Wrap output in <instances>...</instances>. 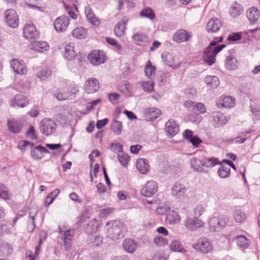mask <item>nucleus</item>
<instances>
[{
  "label": "nucleus",
  "mask_w": 260,
  "mask_h": 260,
  "mask_svg": "<svg viewBox=\"0 0 260 260\" xmlns=\"http://www.w3.org/2000/svg\"><path fill=\"white\" fill-rule=\"evenodd\" d=\"M114 209L112 208H106L100 211V215L101 217H105L111 213H113Z\"/></svg>",
  "instance_id": "0e129e2a"
},
{
  "label": "nucleus",
  "mask_w": 260,
  "mask_h": 260,
  "mask_svg": "<svg viewBox=\"0 0 260 260\" xmlns=\"http://www.w3.org/2000/svg\"><path fill=\"white\" fill-rule=\"evenodd\" d=\"M189 141L195 147H198L202 142V141L197 136H193Z\"/></svg>",
  "instance_id": "774afa93"
},
{
  "label": "nucleus",
  "mask_w": 260,
  "mask_h": 260,
  "mask_svg": "<svg viewBox=\"0 0 260 260\" xmlns=\"http://www.w3.org/2000/svg\"><path fill=\"white\" fill-rule=\"evenodd\" d=\"M123 247L127 252L134 253L138 248V244L136 242L131 239H125L123 242Z\"/></svg>",
  "instance_id": "bb28decb"
},
{
  "label": "nucleus",
  "mask_w": 260,
  "mask_h": 260,
  "mask_svg": "<svg viewBox=\"0 0 260 260\" xmlns=\"http://www.w3.org/2000/svg\"><path fill=\"white\" fill-rule=\"evenodd\" d=\"M205 207L203 205H197L193 209L194 217H197L199 218L201 216L205 211Z\"/></svg>",
  "instance_id": "5fc2aeb1"
},
{
  "label": "nucleus",
  "mask_w": 260,
  "mask_h": 260,
  "mask_svg": "<svg viewBox=\"0 0 260 260\" xmlns=\"http://www.w3.org/2000/svg\"><path fill=\"white\" fill-rule=\"evenodd\" d=\"M141 16L153 19L154 18V14L151 9L147 8L141 12Z\"/></svg>",
  "instance_id": "052dcab7"
},
{
  "label": "nucleus",
  "mask_w": 260,
  "mask_h": 260,
  "mask_svg": "<svg viewBox=\"0 0 260 260\" xmlns=\"http://www.w3.org/2000/svg\"><path fill=\"white\" fill-rule=\"evenodd\" d=\"M123 129L122 122L116 119H114L111 123V129L116 135L121 134Z\"/></svg>",
  "instance_id": "a19ab883"
},
{
  "label": "nucleus",
  "mask_w": 260,
  "mask_h": 260,
  "mask_svg": "<svg viewBox=\"0 0 260 260\" xmlns=\"http://www.w3.org/2000/svg\"><path fill=\"white\" fill-rule=\"evenodd\" d=\"M238 66V62L236 57L230 55L227 57L225 61V67L229 70L236 69Z\"/></svg>",
  "instance_id": "4c0bfd02"
},
{
  "label": "nucleus",
  "mask_w": 260,
  "mask_h": 260,
  "mask_svg": "<svg viewBox=\"0 0 260 260\" xmlns=\"http://www.w3.org/2000/svg\"><path fill=\"white\" fill-rule=\"evenodd\" d=\"M205 82L208 88H215L220 83L217 77L215 76H208L205 78Z\"/></svg>",
  "instance_id": "473e14b6"
},
{
  "label": "nucleus",
  "mask_w": 260,
  "mask_h": 260,
  "mask_svg": "<svg viewBox=\"0 0 260 260\" xmlns=\"http://www.w3.org/2000/svg\"><path fill=\"white\" fill-rule=\"evenodd\" d=\"M44 153H49V150L43 146H38L31 150L30 154L34 159H40L42 158Z\"/></svg>",
  "instance_id": "c756f323"
},
{
  "label": "nucleus",
  "mask_w": 260,
  "mask_h": 260,
  "mask_svg": "<svg viewBox=\"0 0 260 260\" xmlns=\"http://www.w3.org/2000/svg\"><path fill=\"white\" fill-rule=\"evenodd\" d=\"M204 222L197 217H188L185 222V226L188 230L194 231L204 226Z\"/></svg>",
  "instance_id": "6e6552de"
},
{
  "label": "nucleus",
  "mask_w": 260,
  "mask_h": 260,
  "mask_svg": "<svg viewBox=\"0 0 260 260\" xmlns=\"http://www.w3.org/2000/svg\"><path fill=\"white\" fill-rule=\"evenodd\" d=\"M27 146H30V148H32L34 147V145L27 141H21L19 142L18 145V147L21 150L25 149V148Z\"/></svg>",
  "instance_id": "338daca9"
},
{
  "label": "nucleus",
  "mask_w": 260,
  "mask_h": 260,
  "mask_svg": "<svg viewBox=\"0 0 260 260\" xmlns=\"http://www.w3.org/2000/svg\"><path fill=\"white\" fill-rule=\"evenodd\" d=\"M192 247L202 254H208L213 250L212 241L206 237H201L192 245Z\"/></svg>",
  "instance_id": "20e7f679"
},
{
  "label": "nucleus",
  "mask_w": 260,
  "mask_h": 260,
  "mask_svg": "<svg viewBox=\"0 0 260 260\" xmlns=\"http://www.w3.org/2000/svg\"><path fill=\"white\" fill-rule=\"evenodd\" d=\"M90 62L94 66H99L104 63L105 54L103 51L94 50L88 55Z\"/></svg>",
  "instance_id": "0eeeda50"
},
{
  "label": "nucleus",
  "mask_w": 260,
  "mask_h": 260,
  "mask_svg": "<svg viewBox=\"0 0 260 260\" xmlns=\"http://www.w3.org/2000/svg\"><path fill=\"white\" fill-rule=\"evenodd\" d=\"M192 34L184 29L177 30L173 36L174 40L177 43L184 42L189 41Z\"/></svg>",
  "instance_id": "aec40b11"
},
{
  "label": "nucleus",
  "mask_w": 260,
  "mask_h": 260,
  "mask_svg": "<svg viewBox=\"0 0 260 260\" xmlns=\"http://www.w3.org/2000/svg\"><path fill=\"white\" fill-rule=\"evenodd\" d=\"M7 126L8 129L13 133H18L22 128L21 123L14 119H8Z\"/></svg>",
  "instance_id": "2f4dec72"
},
{
  "label": "nucleus",
  "mask_w": 260,
  "mask_h": 260,
  "mask_svg": "<svg viewBox=\"0 0 260 260\" xmlns=\"http://www.w3.org/2000/svg\"><path fill=\"white\" fill-rule=\"evenodd\" d=\"M191 167L195 171L199 172H206L203 168V158L199 159L197 157H192L190 160Z\"/></svg>",
  "instance_id": "cd10ccee"
},
{
  "label": "nucleus",
  "mask_w": 260,
  "mask_h": 260,
  "mask_svg": "<svg viewBox=\"0 0 260 260\" xmlns=\"http://www.w3.org/2000/svg\"><path fill=\"white\" fill-rule=\"evenodd\" d=\"M52 72L49 69H44L37 74V76L42 80H44L50 76Z\"/></svg>",
  "instance_id": "864d4df0"
},
{
  "label": "nucleus",
  "mask_w": 260,
  "mask_h": 260,
  "mask_svg": "<svg viewBox=\"0 0 260 260\" xmlns=\"http://www.w3.org/2000/svg\"><path fill=\"white\" fill-rule=\"evenodd\" d=\"M156 182L153 180L149 181L141 189V193L146 197H151L157 191Z\"/></svg>",
  "instance_id": "9b49d317"
},
{
  "label": "nucleus",
  "mask_w": 260,
  "mask_h": 260,
  "mask_svg": "<svg viewBox=\"0 0 260 260\" xmlns=\"http://www.w3.org/2000/svg\"><path fill=\"white\" fill-rule=\"evenodd\" d=\"M168 210L167 212L166 222L169 224L173 225L178 223L181 220V217L178 212L174 210H171L170 208H165Z\"/></svg>",
  "instance_id": "dca6fc26"
},
{
  "label": "nucleus",
  "mask_w": 260,
  "mask_h": 260,
  "mask_svg": "<svg viewBox=\"0 0 260 260\" xmlns=\"http://www.w3.org/2000/svg\"><path fill=\"white\" fill-rule=\"evenodd\" d=\"M184 106L189 111H198L200 114H204L207 111L205 105L202 103H196L190 101H187L184 103Z\"/></svg>",
  "instance_id": "ddd939ff"
},
{
  "label": "nucleus",
  "mask_w": 260,
  "mask_h": 260,
  "mask_svg": "<svg viewBox=\"0 0 260 260\" xmlns=\"http://www.w3.org/2000/svg\"><path fill=\"white\" fill-rule=\"evenodd\" d=\"M4 17L8 25L12 28H16L19 25L18 16L14 9H10L4 12Z\"/></svg>",
  "instance_id": "423d86ee"
},
{
  "label": "nucleus",
  "mask_w": 260,
  "mask_h": 260,
  "mask_svg": "<svg viewBox=\"0 0 260 260\" xmlns=\"http://www.w3.org/2000/svg\"><path fill=\"white\" fill-rule=\"evenodd\" d=\"M229 221L227 216L219 215L212 217L209 221V230L212 232H218L225 228Z\"/></svg>",
  "instance_id": "7ed1b4c3"
},
{
  "label": "nucleus",
  "mask_w": 260,
  "mask_h": 260,
  "mask_svg": "<svg viewBox=\"0 0 260 260\" xmlns=\"http://www.w3.org/2000/svg\"><path fill=\"white\" fill-rule=\"evenodd\" d=\"M154 243L159 247L165 246L168 244L167 240L161 236H157L154 238Z\"/></svg>",
  "instance_id": "13d9d810"
},
{
  "label": "nucleus",
  "mask_w": 260,
  "mask_h": 260,
  "mask_svg": "<svg viewBox=\"0 0 260 260\" xmlns=\"http://www.w3.org/2000/svg\"><path fill=\"white\" fill-rule=\"evenodd\" d=\"M16 100L17 101V106L21 108L26 107L29 102L27 98L21 94L16 95Z\"/></svg>",
  "instance_id": "c03bdc74"
},
{
  "label": "nucleus",
  "mask_w": 260,
  "mask_h": 260,
  "mask_svg": "<svg viewBox=\"0 0 260 260\" xmlns=\"http://www.w3.org/2000/svg\"><path fill=\"white\" fill-rule=\"evenodd\" d=\"M203 168H212L217 165L220 164L218 159L213 157L210 158H203Z\"/></svg>",
  "instance_id": "58836bf2"
},
{
  "label": "nucleus",
  "mask_w": 260,
  "mask_h": 260,
  "mask_svg": "<svg viewBox=\"0 0 260 260\" xmlns=\"http://www.w3.org/2000/svg\"><path fill=\"white\" fill-rule=\"evenodd\" d=\"M11 65L14 71L19 75L26 74L27 71L25 63L23 61L14 59L11 60Z\"/></svg>",
  "instance_id": "4468645a"
},
{
  "label": "nucleus",
  "mask_w": 260,
  "mask_h": 260,
  "mask_svg": "<svg viewBox=\"0 0 260 260\" xmlns=\"http://www.w3.org/2000/svg\"><path fill=\"white\" fill-rule=\"evenodd\" d=\"M64 8L68 12V14L70 15V17L73 19H76L77 18V15L75 12V10H77V8L75 5H73L71 6L67 5L64 3Z\"/></svg>",
  "instance_id": "09e8293b"
},
{
  "label": "nucleus",
  "mask_w": 260,
  "mask_h": 260,
  "mask_svg": "<svg viewBox=\"0 0 260 260\" xmlns=\"http://www.w3.org/2000/svg\"><path fill=\"white\" fill-rule=\"evenodd\" d=\"M242 12V8L240 6L232 7L231 8L230 13L233 17L239 15Z\"/></svg>",
  "instance_id": "e2e57ef3"
},
{
  "label": "nucleus",
  "mask_w": 260,
  "mask_h": 260,
  "mask_svg": "<svg viewBox=\"0 0 260 260\" xmlns=\"http://www.w3.org/2000/svg\"><path fill=\"white\" fill-rule=\"evenodd\" d=\"M0 251L4 254H10L12 251V248L9 243H2L0 244Z\"/></svg>",
  "instance_id": "8fccbe9b"
},
{
  "label": "nucleus",
  "mask_w": 260,
  "mask_h": 260,
  "mask_svg": "<svg viewBox=\"0 0 260 260\" xmlns=\"http://www.w3.org/2000/svg\"><path fill=\"white\" fill-rule=\"evenodd\" d=\"M106 229L108 236L112 239H118L124 236L125 230L124 224L119 220H114L107 223Z\"/></svg>",
  "instance_id": "f03ea898"
},
{
  "label": "nucleus",
  "mask_w": 260,
  "mask_h": 260,
  "mask_svg": "<svg viewBox=\"0 0 260 260\" xmlns=\"http://www.w3.org/2000/svg\"><path fill=\"white\" fill-rule=\"evenodd\" d=\"M211 122L215 127H220L226 123L228 120L225 116L219 111H214L211 114Z\"/></svg>",
  "instance_id": "1a4fd4ad"
},
{
  "label": "nucleus",
  "mask_w": 260,
  "mask_h": 260,
  "mask_svg": "<svg viewBox=\"0 0 260 260\" xmlns=\"http://www.w3.org/2000/svg\"><path fill=\"white\" fill-rule=\"evenodd\" d=\"M216 105L219 108H230L235 105L234 100L230 96H221L216 101Z\"/></svg>",
  "instance_id": "a211bd4d"
},
{
  "label": "nucleus",
  "mask_w": 260,
  "mask_h": 260,
  "mask_svg": "<svg viewBox=\"0 0 260 260\" xmlns=\"http://www.w3.org/2000/svg\"><path fill=\"white\" fill-rule=\"evenodd\" d=\"M218 174L222 178L228 177L230 174V168L229 167L221 165L218 168Z\"/></svg>",
  "instance_id": "a18cd8bd"
},
{
  "label": "nucleus",
  "mask_w": 260,
  "mask_h": 260,
  "mask_svg": "<svg viewBox=\"0 0 260 260\" xmlns=\"http://www.w3.org/2000/svg\"><path fill=\"white\" fill-rule=\"evenodd\" d=\"M165 130L167 135L172 137L178 132L179 126L174 120L170 119L166 123Z\"/></svg>",
  "instance_id": "412c9836"
},
{
  "label": "nucleus",
  "mask_w": 260,
  "mask_h": 260,
  "mask_svg": "<svg viewBox=\"0 0 260 260\" xmlns=\"http://www.w3.org/2000/svg\"><path fill=\"white\" fill-rule=\"evenodd\" d=\"M109 148L115 153H121L123 152V146L118 143L110 144Z\"/></svg>",
  "instance_id": "bf43d9fd"
},
{
  "label": "nucleus",
  "mask_w": 260,
  "mask_h": 260,
  "mask_svg": "<svg viewBox=\"0 0 260 260\" xmlns=\"http://www.w3.org/2000/svg\"><path fill=\"white\" fill-rule=\"evenodd\" d=\"M125 27L122 23H118L115 26L114 32L118 37H121L124 32Z\"/></svg>",
  "instance_id": "6e6d98bb"
},
{
  "label": "nucleus",
  "mask_w": 260,
  "mask_h": 260,
  "mask_svg": "<svg viewBox=\"0 0 260 260\" xmlns=\"http://www.w3.org/2000/svg\"><path fill=\"white\" fill-rule=\"evenodd\" d=\"M156 68L155 67L152 66L150 60H148L145 67V76L149 79H152L154 76Z\"/></svg>",
  "instance_id": "79ce46f5"
},
{
  "label": "nucleus",
  "mask_w": 260,
  "mask_h": 260,
  "mask_svg": "<svg viewBox=\"0 0 260 260\" xmlns=\"http://www.w3.org/2000/svg\"><path fill=\"white\" fill-rule=\"evenodd\" d=\"M170 248L171 251L174 252H182L184 250L182 244L177 240L173 241L171 243L170 245Z\"/></svg>",
  "instance_id": "de8ad7c7"
},
{
  "label": "nucleus",
  "mask_w": 260,
  "mask_h": 260,
  "mask_svg": "<svg viewBox=\"0 0 260 260\" xmlns=\"http://www.w3.org/2000/svg\"><path fill=\"white\" fill-rule=\"evenodd\" d=\"M59 193V190L58 189H55L53 190L52 192L49 193L47 196L45 202V205L46 207L49 206L54 201V200L56 198V197L58 196Z\"/></svg>",
  "instance_id": "37998d69"
},
{
  "label": "nucleus",
  "mask_w": 260,
  "mask_h": 260,
  "mask_svg": "<svg viewBox=\"0 0 260 260\" xmlns=\"http://www.w3.org/2000/svg\"><path fill=\"white\" fill-rule=\"evenodd\" d=\"M173 195L176 198L183 197L187 191V188L181 184L176 183L174 184L171 189Z\"/></svg>",
  "instance_id": "393cba45"
},
{
  "label": "nucleus",
  "mask_w": 260,
  "mask_h": 260,
  "mask_svg": "<svg viewBox=\"0 0 260 260\" xmlns=\"http://www.w3.org/2000/svg\"><path fill=\"white\" fill-rule=\"evenodd\" d=\"M234 218L236 222L241 223L246 219V216L242 211L237 210L234 212Z\"/></svg>",
  "instance_id": "49530a36"
},
{
  "label": "nucleus",
  "mask_w": 260,
  "mask_h": 260,
  "mask_svg": "<svg viewBox=\"0 0 260 260\" xmlns=\"http://www.w3.org/2000/svg\"><path fill=\"white\" fill-rule=\"evenodd\" d=\"M161 58L165 64L174 69H177L180 67V64L176 62L174 57L172 54L168 52H164L161 54Z\"/></svg>",
  "instance_id": "5701e85b"
},
{
  "label": "nucleus",
  "mask_w": 260,
  "mask_h": 260,
  "mask_svg": "<svg viewBox=\"0 0 260 260\" xmlns=\"http://www.w3.org/2000/svg\"><path fill=\"white\" fill-rule=\"evenodd\" d=\"M100 225L99 220L92 219L87 223L86 231L88 234H92L96 232Z\"/></svg>",
  "instance_id": "c9c22d12"
},
{
  "label": "nucleus",
  "mask_w": 260,
  "mask_h": 260,
  "mask_svg": "<svg viewBox=\"0 0 260 260\" xmlns=\"http://www.w3.org/2000/svg\"><path fill=\"white\" fill-rule=\"evenodd\" d=\"M23 35L27 40L36 39L39 36V34L36 29L35 26L32 24H28L23 28Z\"/></svg>",
  "instance_id": "6ab92c4d"
},
{
  "label": "nucleus",
  "mask_w": 260,
  "mask_h": 260,
  "mask_svg": "<svg viewBox=\"0 0 260 260\" xmlns=\"http://www.w3.org/2000/svg\"><path fill=\"white\" fill-rule=\"evenodd\" d=\"M132 38L138 45L145 46L149 43L148 37L143 34L137 33L133 36Z\"/></svg>",
  "instance_id": "7c9ffc66"
},
{
  "label": "nucleus",
  "mask_w": 260,
  "mask_h": 260,
  "mask_svg": "<svg viewBox=\"0 0 260 260\" xmlns=\"http://www.w3.org/2000/svg\"><path fill=\"white\" fill-rule=\"evenodd\" d=\"M85 13L86 14V18L89 22L96 27L100 25V19L95 16L94 14L91 12L90 9L86 8Z\"/></svg>",
  "instance_id": "72a5a7b5"
},
{
  "label": "nucleus",
  "mask_w": 260,
  "mask_h": 260,
  "mask_svg": "<svg viewBox=\"0 0 260 260\" xmlns=\"http://www.w3.org/2000/svg\"><path fill=\"white\" fill-rule=\"evenodd\" d=\"M142 86L143 89L148 92H151L154 89V82L152 81H143Z\"/></svg>",
  "instance_id": "4d7b16f0"
},
{
  "label": "nucleus",
  "mask_w": 260,
  "mask_h": 260,
  "mask_svg": "<svg viewBox=\"0 0 260 260\" xmlns=\"http://www.w3.org/2000/svg\"><path fill=\"white\" fill-rule=\"evenodd\" d=\"M70 18L67 16L62 15L56 18L54 22V26L57 32L65 31L70 23Z\"/></svg>",
  "instance_id": "9d476101"
},
{
  "label": "nucleus",
  "mask_w": 260,
  "mask_h": 260,
  "mask_svg": "<svg viewBox=\"0 0 260 260\" xmlns=\"http://www.w3.org/2000/svg\"><path fill=\"white\" fill-rule=\"evenodd\" d=\"M100 87L99 81L94 78H91L86 81L84 89L87 93H92L98 90Z\"/></svg>",
  "instance_id": "2eb2a0df"
},
{
  "label": "nucleus",
  "mask_w": 260,
  "mask_h": 260,
  "mask_svg": "<svg viewBox=\"0 0 260 260\" xmlns=\"http://www.w3.org/2000/svg\"><path fill=\"white\" fill-rule=\"evenodd\" d=\"M136 167L137 170L143 174H146L150 168L148 160L145 158L138 159L136 162Z\"/></svg>",
  "instance_id": "a878e982"
},
{
  "label": "nucleus",
  "mask_w": 260,
  "mask_h": 260,
  "mask_svg": "<svg viewBox=\"0 0 260 260\" xmlns=\"http://www.w3.org/2000/svg\"><path fill=\"white\" fill-rule=\"evenodd\" d=\"M222 41V38H215L214 40L210 44L204 51L203 59L204 61L211 66L215 62V56L223 48L225 47L224 44L220 45L217 46L216 45Z\"/></svg>",
  "instance_id": "f257e3e1"
},
{
  "label": "nucleus",
  "mask_w": 260,
  "mask_h": 260,
  "mask_svg": "<svg viewBox=\"0 0 260 260\" xmlns=\"http://www.w3.org/2000/svg\"><path fill=\"white\" fill-rule=\"evenodd\" d=\"M233 240L235 241L237 246L242 249H245L249 246L248 240L243 235L237 236Z\"/></svg>",
  "instance_id": "f704fd0d"
},
{
  "label": "nucleus",
  "mask_w": 260,
  "mask_h": 260,
  "mask_svg": "<svg viewBox=\"0 0 260 260\" xmlns=\"http://www.w3.org/2000/svg\"><path fill=\"white\" fill-rule=\"evenodd\" d=\"M250 110L252 113L254 115L257 119H260V110L259 109L254 105H250Z\"/></svg>",
  "instance_id": "69168bd1"
},
{
  "label": "nucleus",
  "mask_w": 260,
  "mask_h": 260,
  "mask_svg": "<svg viewBox=\"0 0 260 260\" xmlns=\"http://www.w3.org/2000/svg\"><path fill=\"white\" fill-rule=\"evenodd\" d=\"M221 27L220 20L217 18L211 19L206 26V30L209 32H216Z\"/></svg>",
  "instance_id": "b1692460"
},
{
  "label": "nucleus",
  "mask_w": 260,
  "mask_h": 260,
  "mask_svg": "<svg viewBox=\"0 0 260 260\" xmlns=\"http://www.w3.org/2000/svg\"><path fill=\"white\" fill-rule=\"evenodd\" d=\"M67 91H64L62 93L59 91H56L54 92V95L58 100L62 101L69 98L72 94H76L78 91L77 87L75 86H69L67 87Z\"/></svg>",
  "instance_id": "f8f14e48"
},
{
  "label": "nucleus",
  "mask_w": 260,
  "mask_h": 260,
  "mask_svg": "<svg viewBox=\"0 0 260 260\" xmlns=\"http://www.w3.org/2000/svg\"><path fill=\"white\" fill-rule=\"evenodd\" d=\"M63 56L68 60H72L75 58L74 47L72 44H68L65 46Z\"/></svg>",
  "instance_id": "e433bc0d"
},
{
  "label": "nucleus",
  "mask_w": 260,
  "mask_h": 260,
  "mask_svg": "<svg viewBox=\"0 0 260 260\" xmlns=\"http://www.w3.org/2000/svg\"><path fill=\"white\" fill-rule=\"evenodd\" d=\"M0 198L4 200L10 199L8 188L3 184H0Z\"/></svg>",
  "instance_id": "603ef678"
},
{
  "label": "nucleus",
  "mask_w": 260,
  "mask_h": 260,
  "mask_svg": "<svg viewBox=\"0 0 260 260\" xmlns=\"http://www.w3.org/2000/svg\"><path fill=\"white\" fill-rule=\"evenodd\" d=\"M246 14L250 22L254 23L258 20L260 12L257 8L252 7L247 10Z\"/></svg>",
  "instance_id": "c85d7f7f"
},
{
  "label": "nucleus",
  "mask_w": 260,
  "mask_h": 260,
  "mask_svg": "<svg viewBox=\"0 0 260 260\" xmlns=\"http://www.w3.org/2000/svg\"><path fill=\"white\" fill-rule=\"evenodd\" d=\"M118 158L121 165L124 167L127 166L129 160V157L127 154L124 153L123 152L118 153Z\"/></svg>",
  "instance_id": "3c124183"
},
{
  "label": "nucleus",
  "mask_w": 260,
  "mask_h": 260,
  "mask_svg": "<svg viewBox=\"0 0 260 260\" xmlns=\"http://www.w3.org/2000/svg\"><path fill=\"white\" fill-rule=\"evenodd\" d=\"M29 48L36 52L43 53L49 49V46L45 41L32 42L29 45Z\"/></svg>",
  "instance_id": "4be33fe9"
},
{
  "label": "nucleus",
  "mask_w": 260,
  "mask_h": 260,
  "mask_svg": "<svg viewBox=\"0 0 260 260\" xmlns=\"http://www.w3.org/2000/svg\"><path fill=\"white\" fill-rule=\"evenodd\" d=\"M72 35L78 39H84L87 36V30L84 27H77L73 30Z\"/></svg>",
  "instance_id": "ea45409f"
},
{
  "label": "nucleus",
  "mask_w": 260,
  "mask_h": 260,
  "mask_svg": "<svg viewBox=\"0 0 260 260\" xmlns=\"http://www.w3.org/2000/svg\"><path fill=\"white\" fill-rule=\"evenodd\" d=\"M27 138L31 140L36 139L37 137L36 134L35 130L33 126L30 125L26 134Z\"/></svg>",
  "instance_id": "680f3d73"
},
{
  "label": "nucleus",
  "mask_w": 260,
  "mask_h": 260,
  "mask_svg": "<svg viewBox=\"0 0 260 260\" xmlns=\"http://www.w3.org/2000/svg\"><path fill=\"white\" fill-rule=\"evenodd\" d=\"M161 114L159 109L155 108H147L144 110V117L147 121H153Z\"/></svg>",
  "instance_id": "f3484780"
},
{
  "label": "nucleus",
  "mask_w": 260,
  "mask_h": 260,
  "mask_svg": "<svg viewBox=\"0 0 260 260\" xmlns=\"http://www.w3.org/2000/svg\"><path fill=\"white\" fill-rule=\"evenodd\" d=\"M56 125L55 121L49 118H44L40 123V131L45 135L49 136L56 131Z\"/></svg>",
  "instance_id": "39448f33"
}]
</instances>
